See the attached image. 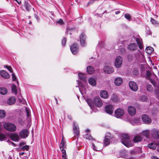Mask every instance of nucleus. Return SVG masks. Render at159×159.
Masks as SVG:
<instances>
[{
	"mask_svg": "<svg viewBox=\"0 0 159 159\" xmlns=\"http://www.w3.org/2000/svg\"><path fill=\"white\" fill-rule=\"evenodd\" d=\"M152 75L151 73L148 70L146 71V77L147 80H149L152 84L155 87H156L157 86V84L156 83L155 80H157V76L155 75H152L153 79H152L150 78V76Z\"/></svg>",
	"mask_w": 159,
	"mask_h": 159,
	"instance_id": "obj_1",
	"label": "nucleus"
},
{
	"mask_svg": "<svg viewBox=\"0 0 159 159\" xmlns=\"http://www.w3.org/2000/svg\"><path fill=\"white\" fill-rule=\"evenodd\" d=\"M5 128L7 131L13 132L16 129V127L14 124L9 123H6L4 125Z\"/></svg>",
	"mask_w": 159,
	"mask_h": 159,
	"instance_id": "obj_2",
	"label": "nucleus"
},
{
	"mask_svg": "<svg viewBox=\"0 0 159 159\" xmlns=\"http://www.w3.org/2000/svg\"><path fill=\"white\" fill-rule=\"evenodd\" d=\"M124 111L123 109L119 108L117 109L115 111V116L117 118H120L124 114Z\"/></svg>",
	"mask_w": 159,
	"mask_h": 159,
	"instance_id": "obj_3",
	"label": "nucleus"
},
{
	"mask_svg": "<svg viewBox=\"0 0 159 159\" xmlns=\"http://www.w3.org/2000/svg\"><path fill=\"white\" fill-rule=\"evenodd\" d=\"M142 119L143 122L146 124H150L152 122L151 119L146 114L143 115Z\"/></svg>",
	"mask_w": 159,
	"mask_h": 159,
	"instance_id": "obj_4",
	"label": "nucleus"
},
{
	"mask_svg": "<svg viewBox=\"0 0 159 159\" xmlns=\"http://www.w3.org/2000/svg\"><path fill=\"white\" fill-rule=\"evenodd\" d=\"M129 86L130 89L136 92L138 89L137 85L134 81L130 82L129 83Z\"/></svg>",
	"mask_w": 159,
	"mask_h": 159,
	"instance_id": "obj_5",
	"label": "nucleus"
},
{
	"mask_svg": "<svg viewBox=\"0 0 159 159\" xmlns=\"http://www.w3.org/2000/svg\"><path fill=\"white\" fill-rule=\"evenodd\" d=\"M70 49L73 54L75 55L77 54L78 51V47L77 44L74 43L70 47Z\"/></svg>",
	"mask_w": 159,
	"mask_h": 159,
	"instance_id": "obj_6",
	"label": "nucleus"
},
{
	"mask_svg": "<svg viewBox=\"0 0 159 159\" xmlns=\"http://www.w3.org/2000/svg\"><path fill=\"white\" fill-rule=\"evenodd\" d=\"M122 61V58L120 56H118L116 58L115 64L116 68L120 67L121 65Z\"/></svg>",
	"mask_w": 159,
	"mask_h": 159,
	"instance_id": "obj_7",
	"label": "nucleus"
},
{
	"mask_svg": "<svg viewBox=\"0 0 159 159\" xmlns=\"http://www.w3.org/2000/svg\"><path fill=\"white\" fill-rule=\"evenodd\" d=\"M111 134L109 133H107L104 140V143L105 146H107L110 143V139H111Z\"/></svg>",
	"mask_w": 159,
	"mask_h": 159,
	"instance_id": "obj_8",
	"label": "nucleus"
},
{
	"mask_svg": "<svg viewBox=\"0 0 159 159\" xmlns=\"http://www.w3.org/2000/svg\"><path fill=\"white\" fill-rule=\"evenodd\" d=\"M94 102L95 105L98 107H100L102 105L101 98L98 97H96L94 98Z\"/></svg>",
	"mask_w": 159,
	"mask_h": 159,
	"instance_id": "obj_9",
	"label": "nucleus"
},
{
	"mask_svg": "<svg viewBox=\"0 0 159 159\" xmlns=\"http://www.w3.org/2000/svg\"><path fill=\"white\" fill-rule=\"evenodd\" d=\"M28 131L26 129L22 130L19 133L20 137L23 139L27 137L28 136Z\"/></svg>",
	"mask_w": 159,
	"mask_h": 159,
	"instance_id": "obj_10",
	"label": "nucleus"
},
{
	"mask_svg": "<svg viewBox=\"0 0 159 159\" xmlns=\"http://www.w3.org/2000/svg\"><path fill=\"white\" fill-rule=\"evenodd\" d=\"M81 45L82 46H84L86 45L85 35L84 33H82L80 37Z\"/></svg>",
	"mask_w": 159,
	"mask_h": 159,
	"instance_id": "obj_11",
	"label": "nucleus"
},
{
	"mask_svg": "<svg viewBox=\"0 0 159 159\" xmlns=\"http://www.w3.org/2000/svg\"><path fill=\"white\" fill-rule=\"evenodd\" d=\"M106 111V112L109 114H112L114 110V108L112 105H109L105 107Z\"/></svg>",
	"mask_w": 159,
	"mask_h": 159,
	"instance_id": "obj_12",
	"label": "nucleus"
},
{
	"mask_svg": "<svg viewBox=\"0 0 159 159\" xmlns=\"http://www.w3.org/2000/svg\"><path fill=\"white\" fill-rule=\"evenodd\" d=\"M11 139L14 141H18L20 140L19 135L16 133L11 134L10 135Z\"/></svg>",
	"mask_w": 159,
	"mask_h": 159,
	"instance_id": "obj_13",
	"label": "nucleus"
},
{
	"mask_svg": "<svg viewBox=\"0 0 159 159\" xmlns=\"http://www.w3.org/2000/svg\"><path fill=\"white\" fill-rule=\"evenodd\" d=\"M128 111L129 114L131 116L134 115L136 112L135 108L133 106H129L128 108Z\"/></svg>",
	"mask_w": 159,
	"mask_h": 159,
	"instance_id": "obj_14",
	"label": "nucleus"
},
{
	"mask_svg": "<svg viewBox=\"0 0 159 159\" xmlns=\"http://www.w3.org/2000/svg\"><path fill=\"white\" fill-rule=\"evenodd\" d=\"M103 70L104 72L107 74H110L114 71L113 68L111 66H105L104 67Z\"/></svg>",
	"mask_w": 159,
	"mask_h": 159,
	"instance_id": "obj_15",
	"label": "nucleus"
},
{
	"mask_svg": "<svg viewBox=\"0 0 159 159\" xmlns=\"http://www.w3.org/2000/svg\"><path fill=\"white\" fill-rule=\"evenodd\" d=\"M121 143L123 144L127 147L132 146L134 145L133 143L128 140H121Z\"/></svg>",
	"mask_w": 159,
	"mask_h": 159,
	"instance_id": "obj_16",
	"label": "nucleus"
},
{
	"mask_svg": "<svg viewBox=\"0 0 159 159\" xmlns=\"http://www.w3.org/2000/svg\"><path fill=\"white\" fill-rule=\"evenodd\" d=\"M0 75L5 79H8L10 77L9 75L6 71L4 70L0 71Z\"/></svg>",
	"mask_w": 159,
	"mask_h": 159,
	"instance_id": "obj_17",
	"label": "nucleus"
},
{
	"mask_svg": "<svg viewBox=\"0 0 159 159\" xmlns=\"http://www.w3.org/2000/svg\"><path fill=\"white\" fill-rule=\"evenodd\" d=\"M16 102V98L13 96L7 100V103L9 105H12L14 104Z\"/></svg>",
	"mask_w": 159,
	"mask_h": 159,
	"instance_id": "obj_18",
	"label": "nucleus"
},
{
	"mask_svg": "<svg viewBox=\"0 0 159 159\" xmlns=\"http://www.w3.org/2000/svg\"><path fill=\"white\" fill-rule=\"evenodd\" d=\"M122 79L120 77L116 78L114 81L115 84L116 86L120 85L122 83Z\"/></svg>",
	"mask_w": 159,
	"mask_h": 159,
	"instance_id": "obj_19",
	"label": "nucleus"
},
{
	"mask_svg": "<svg viewBox=\"0 0 159 159\" xmlns=\"http://www.w3.org/2000/svg\"><path fill=\"white\" fill-rule=\"evenodd\" d=\"M142 139V138L140 135H137L134 137L133 140L134 143H137L141 142Z\"/></svg>",
	"mask_w": 159,
	"mask_h": 159,
	"instance_id": "obj_20",
	"label": "nucleus"
},
{
	"mask_svg": "<svg viewBox=\"0 0 159 159\" xmlns=\"http://www.w3.org/2000/svg\"><path fill=\"white\" fill-rule=\"evenodd\" d=\"M100 96L103 98H107L108 97V94L107 92L105 90H102L100 92Z\"/></svg>",
	"mask_w": 159,
	"mask_h": 159,
	"instance_id": "obj_21",
	"label": "nucleus"
},
{
	"mask_svg": "<svg viewBox=\"0 0 159 159\" xmlns=\"http://www.w3.org/2000/svg\"><path fill=\"white\" fill-rule=\"evenodd\" d=\"M87 71L88 74L90 75L93 74L94 73V68L91 66H89L87 68Z\"/></svg>",
	"mask_w": 159,
	"mask_h": 159,
	"instance_id": "obj_22",
	"label": "nucleus"
},
{
	"mask_svg": "<svg viewBox=\"0 0 159 159\" xmlns=\"http://www.w3.org/2000/svg\"><path fill=\"white\" fill-rule=\"evenodd\" d=\"M60 148L61 151L62 150H64V148H65V141L63 138H62L61 139V142L59 146Z\"/></svg>",
	"mask_w": 159,
	"mask_h": 159,
	"instance_id": "obj_23",
	"label": "nucleus"
},
{
	"mask_svg": "<svg viewBox=\"0 0 159 159\" xmlns=\"http://www.w3.org/2000/svg\"><path fill=\"white\" fill-rule=\"evenodd\" d=\"M73 131L74 134L77 136L78 138L79 137L80 134L79 129V127L76 126L74 125Z\"/></svg>",
	"mask_w": 159,
	"mask_h": 159,
	"instance_id": "obj_24",
	"label": "nucleus"
},
{
	"mask_svg": "<svg viewBox=\"0 0 159 159\" xmlns=\"http://www.w3.org/2000/svg\"><path fill=\"white\" fill-rule=\"evenodd\" d=\"M137 47V45L135 43H132L128 45V48L129 50H134Z\"/></svg>",
	"mask_w": 159,
	"mask_h": 159,
	"instance_id": "obj_25",
	"label": "nucleus"
},
{
	"mask_svg": "<svg viewBox=\"0 0 159 159\" xmlns=\"http://www.w3.org/2000/svg\"><path fill=\"white\" fill-rule=\"evenodd\" d=\"M88 82L92 86H95L96 84V82L95 79L90 78L89 79Z\"/></svg>",
	"mask_w": 159,
	"mask_h": 159,
	"instance_id": "obj_26",
	"label": "nucleus"
},
{
	"mask_svg": "<svg viewBox=\"0 0 159 159\" xmlns=\"http://www.w3.org/2000/svg\"><path fill=\"white\" fill-rule=\"evenodd\" d=\"M152 134L155 137L159 139V130L153 129L152 130Z\"/></svg>",
	"mask_w": 159,
	"mask_h": 159,
	"instance_id": "obj_27",
	"label": "nucleus"
},
{
	"mask_svg": "<svg viewBox=\"0 0 159 159\" xmlns=\"http://www.w3.org/2000/svg\"><path fill=\"white\" fill-rule=\"evenodd\" d=\"M24 6L25 7L26 10L28 11H29L31 9V7L30 4L28 2L25 1L24 4Z\"/></svg>",
	"mask_w": 159,
	"mask_h": 159,
	"instance_id": "obj_28",
	"label": "nucleus"
},
{
	"mask_svg": "<svg viewBox=\"0 0 159 159\" xmlns=\"http://www.w3.org/2000/svg\"><path fill=\"white\" fill-rule=\"evenodd\" d=\"M7 93V90L5 88H0V94L2 95H5Z\"/></svg>",
	"mask_w": 159,
	"mask_h": 159,
	"instance_id": "obj_29",
	"label": "nucleus"
},
{
	"mask_svg": "<svg viewBox=\"0 0 159 159\" xmlns=\"http://www.w3.org/2000/svg\"><path fill=\"white\" fill-rule=\"evenodd\" d=\"M148 146L149 148L154 150L156 148L157 145L155 143H152L148 144Z\"/></svg>",
	"mask_w": 159,
	"mask_h": 159,
	"instance_id": "obj_30",
	"label": "nucleus"
},
{
	"mask_svg": "<svg viewBox=\"0 0 159 159\" xmlns=\"http://www.w3.org/2000/svg\"><path fill=\"white\" fill-rule=\"evenodd\" d=\"M136 41L139 45V48L142 49L143 48L142 40L139 38H137Z\"/></svg>",
	"mask_w": 159,
	"mask_h": 159,
	"instance_id": "obj_31",
	"label": "nucleus"
},
{
	"mask_svg": "<svg viewBox=\"0 0 159 159\" xmlns=\"http://www.w3.org/2000/svg\"><path fill=\"white\" fill-rule=\"evenodd\" d=\"M154 49L152 47H148L146 48L145 49L146 52L148 54H150L153 51Z\"/></svg>",
	"mask_w": 159,
	"mask_h": 159,
	"instance_id": "obj_32",
	"label": "nucleus"
},
{
	"mask_svg": "<svg viewBox=\"0 0 159 159\" xmlns=\"http://www.w3.org/2000/svg\"><path fill=\"white\" fill-rule=\"evenodd\" d=\"M79 77L80 79L84 82H85L86 80V78L85 76L82 73H79Z\"/></svg>",
	"mask_w": 159,
	"mask_h": 159,
	"instance_id": "obj_33",
	"label": "nucleus"
},
{
	"mask_svg": "<svg viewBox=\"0 0 159 159\" xmlns=\"http://www.w3.org/2000/svg\"><path fill=\"white\" fill-rule=\"evenodd\" d=\"M86 102L89 106L90 107V108L92 109L93 106V101L89 98H88L87 99Z\"/></svg>",
	"mask_w": 159,
	"mask_h": 159,
	"instance_id": "obj_34",
	"label": "nucleus"
},
{
	"mask_svg": "<svg viewBox=\"0 0 159 159\" xmlns=\"http://www.w3.org/2000/svg\"><path fill=\"white\" fill-rule=\"evenodd\" d=\"M139 121V118H136L133 120L131 124L133 125H135Z\"/></svg>",
	"mask_w": 159,
	"mask_h": 159,
	"instance_id": "obj_35",
	"label": "nucleus"
},
{
	"mask_svg": "<svg viewBox=\"0 0 159 159\" xmlns=\"http://www.w3.org/2000/svg\"><path fill=\"white\" fill-rule=\"evenodd\" d=\"M121 137L122 138V140H127L129 139V137L127 134H123L121 135Z\"/></svg>",
	"mask_w": 159,
	"mask_h": 159,
	"instance_id": "obj_36",
	"label": "nucleus"
},
{
	"mask_svg": "<svg viewBox=\"0 0 159 159\" xmlns=\"http://www.w3.org/2000/svg\"><path fill=\"white\" fill-rule=\"evenodd\" d=\"M83 137H84V138L89 140H94V139L89 134L84 135H83Z\"/></svg>",
	"mask_w": 159,
	"mask_h": 159,
	"instance_id": "obj_37",
	"label": "nucleus"
},
{
	"mask_svg": "<svg viewBox=\"0 0 159 159\" xmlns=\"http://www.w3.org/2000/svg\"><path fill=\"white\" fill-rule=\"evenodd\" d=\"M139 99L142 102H145L148 100L147 96L145 95H143L140 96Z\"/></svg>",
	"mask_w": 159,
	"mask_h": 159,
	"instance_id": "obj_38",
	"label": "nucleus"
},
{
	"mask_svg": "<svg viewBox=\"0 0 159 159\" xmlns=\"http://www.w3.org/2000/svg\"><path fill=\"white\" fill-rule=\"evenodd\" d=\"M62 159H67L66 150H62Z\"/></svg>",
	"mask_w": 159,
	"mask_h": 159,
	"instance_id": "obj_39",
	"label": "nucleus"
},
{
	"mask_svg": "<svg viewBox=\"0 0 159 159\" xmlns=\"http://www.w3.org/2000/svg\"><path fill=\"white\" fill-rule=\"evenodd\" d=\"M5 111L3 110H0V118H3L5 117Z\"/></svg>",
	"mask_w": 159,
	"mask_h": 159,
	"instance_id": "obj_40",
	"label": "nucleus"
},
{
	"mask_svg": "<svg viewBox=\"0 0 159 159\" xmlns=\"http://www.w3.org/2000/svg\"><path fill=\"white\" fill-rule=\"evenodd\" d=\"M98 145H102V144H101V143L98 144L97 145L98 146L96 147L94 144L93 143L92 144V146H93V149L95 151H99V150H98V149H100L98 148V147H99Z\"/></svg>",
	"mask_w": 159,
	"mask_h": 159,
	"instance_id": "obj_41",
	"label": "nucleus"
},
{
	"mask_svg": "<svg viewBox=\"0 0 159 159\" xmlns=\"http://www.w3.org/2000/svg\"><path fill=\"white\" fill-rule=\"evenodd\" d=\"M142 134L143 135L145 136L147 138H148L149 136V131L147 130L143 131L142 133Z\"/></svg>",
	"mask_w": 159,
	"mask_h": 159,
	"instance_id": "obj_42",
	"label": "nucleus"
},
{
	"mask_svg": "<svg viewBox=\"0 0 159 159\" xmlns=\"http://www.w3.org/2000/svg\"><path fill=\"white\" fill-rule=\"evenodd\" d=\"M25 111L27 117L29 119L30 118V110L26 107L25 108Z\"/></svg>",
	"mask_w": 159,
	"mask_h": 159,
	"instance_id": "obj_43",
	"label": "nucleus"
},
{
	"mask_svg": "<svg viewBox=\"0 0 159 159\" xmlns=\"http://www.w3.org/2000/svg\"><path fill=\"white\" fill-rule=\"evenodd\" d=\"M125 17L129 21H130V19L131 18V16L130 14H125L124 15Z\"/></svg>",
	"mask_w": 159,
	"mask_h": 159,
	"instance_id": "obj_44",
	"label": "nucleus"
},
{
	"mask_svg": "<svg viewBox=\"0 0 159 159\" xmlns=\"http://www.w3.org/2000/svg\"><path fill=\"white\" fill-rule=\"evenodd\" d=\"M6 138V136L3 134H0V140L3 141Z\"/></svg>",
	"mask_w": 159,
	"mask_h": 159,
	"instance_id": "obj_45",
	"label": "nucleus"
},
{
	"mask_svg": "<svg viewBox=\"0 0 159 159\" xmlns=\"http://www.w3.org/2000/svg\"><path fill=\"white\" fill-rule=\"evenodd\" d=\"M147 90L148 91L151 92L152 90V87L150 84L147 85Z\"/></svg>",
	"mask_w": 159,
	"mask_h": 159,
	"instance_id": "obj_46",
	"label": "nucleus"
},
{
	"mask_svg": "<svg viewBox=\"0 0 159 159\" xmlns=\"http://www.w3.org/2000/svg\"><path fill=\"white\" fill-rule=\"evenodd\" d=\"M12 91L16 94L17 93L16 87L15 85H13L11 87Z\"/></svg>",
	"mask_w": 159,
	"mask_h": 159,
	"instance_id": "obj_47",
	"label": "nucleus"
},
{
	"mask_svg": "<svg viewBox=\"0 0 159 159\" xmlns=\"http://www.w3.org/2000/svg\"><path fill=\"white\" fill-rule=\"evenodd\" d=\"M4 67L6 68L11 72H12V70L11 66H8L7 65H4Z\"/></svg>",
	"mask_w": 159,
	"mask_h": 159,
	"instance_id": "obj_48",
	"label": "nucleus"
},
{
	"mask_svg": "<svg viewBox=\"0 0 159 159\" xmlns=\"http://www.w3.org/2000/svg\"><path fill=\"white\" fill-rule=\"evenodd\" d=\"M56 23L60 25H62L64 24V22L63 20L60 19L59 20L56 21Z\"/></svg>",
	"mask_w": 159,
	"mask_h": 159,
	"instance_id": "obj_49",
	"label": "nucleus"
},
{
	"mask_svg": "<svg viewBox=\"0 0 159 159\" xmlns=\"http://www.w3.org/2000/svg\"><path fill=\"white\" fill-rule=\"evenodd\" d=\"M29 146L28 145H25L23 147H22L21 148V149L23 150H26L27 151L29 150Z\"/></svg>",
	"mask_w": 159,
	"mask_h": 159,
	"instance_id": "obj_50",
	"label": "nucleus"
},
{
	"mask_svg": "<svg viewBox=\"0 0 159 159\" xmlns=\"http://www.w3.org/2000/svg\"><path fill=\"white\" fill-rule=\"evenodd\" d=\"M151 22L152 24L154 25H157L158 24V22L154 19L151 18Z\"/></svg>",
	"mask_w": 159,
	"mask_h": 159,
	"instance_id": "obj_51",
	"label": "nucleus"
},
{
	"mask_svg": "<svg viewBox=\"0 0 159 159\" xmlns=\"http://www.w3.org/2000/svg\"><path fill=\"white\" fill-rule=\"evenodd\" d=\"M127 58L129 61H131L133 59V57L131 55H128L127 56Z\"/></svg>",
	"mask_w": 159,
	"mask_h": 159,
	"instance_id": "obj_52",
	"label": "nucleus"
},
{
	"mask_svg": "<svg viewBox=\"0 0 159 159\" xmlns=\"http://www.w3.org/2000/svg\"><path fill=\"white\" fill-rule=\"evenodd\" d=\"M66 43V39L65 38H64L61 41V44L62 46H64Z\"/></svg>",
	"mask_w": 159,
	"mask_h": 159,
	"instance_id": "obj_53",
	"label": "nucleus"
},
{
	"mask_svg": "<svg viewBox=\"0 0 159 159\" xmlns=\"http://www.w3.org/2000/svg\"><path fill=\"white\" fill-rule=\"evenodd\" d=\"M7 142H8L9 143L10 145H12V146H14V147L16 146V145L13 142H11L9 140H8L7 141Z\"/></svg>",
	"mask_w": 159,
	"mask_h": 159,
	"instance_id": "obj_54",
	"label": "nucleus"
},
{
	"mask_svg": "<svg viewBox=\"0 0 159 159\" xmlns=\"http://www.w3.org/2000/svg\"><path fill=\"white\" fill-rule=\"evenodd\" d=\"M136 153V152L135 150H133L130 151V154H135Z\"/></svg>",
	"mask_w": 159,
	"mask_h": 159,
	"instance_id": "obj_55",
	"label": "nucleus"
},
{
	"mask_svg": "<svg viewBox=\"0 0 159 159\" xmlns=\"http://www.w3.org/2000/svg\"><path fill=\"white\" fill-rule=\"evenodd\" d=\"M133 73L134 74L136 75L138 74L139 72L137 70H134L133 71Z\"/></svg>",
	"mask_w": 159,
	"mask_h": 159,
	"instance_id": "obj_56",
	"label": "nucleus"
},
{
	"mask_svg": "<svg viewBox=\"0 0 159 159\" xmlns=\"http://www.w3.org/2000/svg\"><path fill=\"white\" fill-rule=\"evenodd\" d=\"M112 99L115 102L117 101L118 100L116 96H114L112 98Z\"/></svg>",
	"mask_w": 159,
	"mask_h": 159,
	"instance_id": "obj_57",
	"label": "nucleus"
},
{
	"mask_svg": "<svg viewBox=\"0 0 159 159\" xmlns=\"http://www.w3.org/2000/svg\"><path fill=\"white\" fill-rule=\"evenodd\" d=\"M12 80L13 81H15L16 80V77L15 75L14 74H12Z\"/></svg>",
	"mask_w": 159,
	"mask_h": 159,
	"instance_id": "obj_58",
	"label": "nucleus"
},
{
	"mask_svg": "<svg viewBox=\"0 0 159 159\" xmlns=\"http://www.w3.org/2000/svg\"><path fill=\"white\" fill-rule=\"evenodd\" d=\"M151 158L152 159H159L155 156H153Z\"/></svg>",
	"mask_w": 159,
	"mask_h": 159,
	"instance_id": "obj_59",
	"label": "nucleus"
},
{
	"mask_svg": "<svg viewBox=\"0 0 159 159\" xmlns=\"http://www.w3.org/2000/svg\"><path fill=\"white\" fill-rule=\"evenodd\" d=\"M25 143L24 142L20 143V146H21L22 145L25 144Z\"/></svg>",
	"mask_w": 159,
	"mask_h": 159,
	"instance_id": "obj_60",
	"label": "nucleus"
},
{
	"mask_svg": "<svg viewBox=\"0 0 159 159\" xmlns=\"http://www.w3.org/2000/svg\"><path fill=\"white\" fill-rule=\"evenodd\" d=\"M120 11H117L115 12V14H117L120 13Z\"/></svg>",
	"mask_w": 159,
	"mask_h": 159,
	"instance_id": "obj_61",
	"label": "nucleus"
},
{
	"mask_svg": "<svg viewBox=\"0 0 159 159\" xmlns=\"http://www.w3.org/2000/svg\"><path fill=\"white\" fill-rule=\"evenodd\" d=\"M54 98H55V101H56V104H58V102L57 99L55 97H54Z\"/></svg>",
	"mask_w": 159,
	"mask_h": 159,
	"instance_id": "obj_62",
	"label": "nucleus"
},
{
	"mask_svg": "<svg viewBox=\"0 0 159 159\" xmlns=\"http://www.w3.org/2000/svg\"><path fill=\"white\" fill-rule=\"evenodd\" d=\"M121 52H125V49H124V48H122V49H121Z\"/></svg>",
	"mask_w": 159,
	"mask_h": 159,
	"instance_id": "obj_63",
	"label": "nucleus"
},
{
	"mask_svg": "<svg viewBox=\"0 0 159 159\" xmlns=\"http://www.w3.org/2000/svg\"><path fill=\"white\" fill-rule=\"evenodd\" d=\"M68 118L70 119V120H72V118L70 116H68Z\"/></svg>",
	"mask_w": 159,
	"mask_h": 159,
	"instance_id": "obj_64",
	"label": "nucleus"
}]
</instances>
